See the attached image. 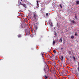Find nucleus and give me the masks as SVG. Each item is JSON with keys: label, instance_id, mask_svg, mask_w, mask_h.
Listing matches in <instances>:
<instances>
[{"label": "nucleus", "instance_id": "1", "mask_svg": "<svg viewBox=\"0 0 79 79\" xmlns=\"http://www.w3.org/2000/svg\"><path fill=\"white\" fill-rule=\"evenodd\" d=\"M47 66H46L44 68V71L45 72V74H47L48 72L49 71H50V69H49V67H48V65H46Z\"/></svg>", "mask_w": 79, "mask_h": 79}, {"label": "nucleus", "instance_id": "2", "mask_svg": "<svg viewBox=\"0 0 79 79\" xmlns=\"http://www.w3.org/2000/svg\"><path fill=\"white\" fill-rule=\"evenodd\" d=\"M25 32L27 34V35H29L30 34V29L29 28H27L26 30H25Z\"/></svg>", "mask_w": 79, "mask_h": 79}, {"label": "nucleus", "instance_id": "3", "mask_svg": "<svg viewBox=\"0 0 79 79\" xmlns=\"http://www.w3.org/2000/svg\"><path fill=\"white\" fill-rule=\"evenodd\" d=\"M62 64L64 67H66V63H65V61H64L62 62Z\"/></svg>", "mask_w": 79, "mask_h": 79}, {"label": "nucleus", "instance_id": "4", "mask_svg": "<svg viewBox=\"0 0 79 79\" xmlns=\"http://www.w3.org/2000/svg\"><path fill=\"white\" fill-rule=\"evenodd\" d=\"M37 25H34V26H33V29H35L36 30L37 29Z\"/></svg>", "mask_w": 79, "mask_h": 79}, {"label": "nucleus", "instance_id": "5", "mask_svg": "<svg viewBox=\"0 0 79 79\" xmlns=\"http://www.w3.org/2000/svg\"><path fill=\"white\" fill-rule=\"evenodd\" d=\"M33 17L35 18V19H36V18H37V14H35L33 16Z\"/></svg>", "mask_w": 79, "mask_h": 79}, {"label": "nucleus", "instance_id": "6", "mask_svg": "<svg viewBox=\"0 0 79 79\" xmlns=\"http://www.w3.org/2000/svg\"><path fill=\"white\" fill-rule=\"evenodd\" d=\"M58 63H59V64H60V66H62V64L61 63V62L60 61H58Z\"/></svg>", "mask_w": 79, "mask_h": 79}, {"label": "nucleus", "instance_id": "7", "mask_svg": "<svg viewBox=\"0 0 79 79\" xmlns=\"http://www.w3.org/2000/svg\"><path fill=\"white\" fill-rule=\"evenodd\" d=\"M17 36L19 38L20 37H22V35H21V34H19Z\"/></svg>", "mask_w": 79, "mask_h": 79}, {"label": "nucleus", "instance_id": "8", "mask_svg": "<svg viewBox=\"0 0 79 79\" xmlns=\"http://www.w3.org/2000/svg\"><path fill=\"white\" fill-rule=\"evenodd\" d=\"M52 66H54V65H55L56 66V63H55V62H52Z\"/></svg>", "mask_w": 79, "mask_h": 79}, {"label": "nucleus", "instance_id": "9", "mask_svg": "<svg viewBox=\"0 0 79 79\" xmlns=\"http://www.w3.org/2000/svg\"><path fill=\"white\" fill-rule=\"evenodd\" d=\"M20 4L21 5H23V6L24 7H26V5H25V4H24L23 3L20 2Z\"/></svg>", "mask_w": 79, "mask_h": 79}, {"label": "nucleus", "instance_id": "10", "mask_svg": "<svg viewBox=\"0 0 79 79\" xmlns=\"http://www.w3.org/2000/svg\"><path fill=\"white\" fill-rule=\"evenodd\" d=\"M54 37H56V38H58V36H57V34L56 33H55L54 34Z\"/></svg>", "mask_w": 79, "mask_h": 79}, {"label": "nucleus", "instance_id": "11", "mask_svg": "<svg viewBox=\"0 0 79 79\" xmlns=\"http://www.w3.org/2000/svg\"><path fill=\"white\" fill-rule=\"evenodd\" d=\"M36 2H37V5L38 6H39V4L38 3V0H36Z\"/></svg>", "mask_w": 79, "mask_h": 79}, {"label": "nucleus", "instance_id": "12", "mask_svg": "<svg viewBox=\"0 0 79 79\" xmlns=\"http://www.w3.org/2000/svg\"><path fill=\"white\" fill-rule=\"evenodd\" d=\"M61 58H60L61 61H63V56H61Z\"/></svg>", "mask_w": 79, "mask_h": 79}, {"label": "nucleus", "instance_id": "13", "mask_svg": "<svg viewBox=\"0 0 79 79\" xmlns=\"http://www.w3.org/2000/svg\"><path fill=\"white\" fill-rule=\"evenodd\" d=\"M47 56L48 58H51L50 55H49V54H48V55H47Z\"/></svg>", "mask_w": 79, "mask_h": 79}, {"label": "nucleus", "instance_id": "14", "mask_svg": "<svg viewBox=\"0 0 79 79\" xmlns=\"http://www.w3.org/2000/svg\"><path fill=\"white\" fill-rule=\"evenodd\" d=\"M72 23H74V24L76 23V21H75L74 20H72L71 21Z\"/></svg>", "mask_w": 79, "mask_h": 79}, {"label": "nucleus", "instance_id": "15", "mask_svg": "<svg viewBox=\"0 0 79 79\" xmlns=\"http://www.w3.org/2000/svg\"><path fill=\"white\" fill-rule=\"evenodd\" d=\"M78 68H77V69H78V72H79V62H78Z\"/></svg>", "mask_w": 79, "mask_h": 79}, {"label": "nucleus", "instance_id": "16", "mask_svg": "<svg viewBox=\"0 0 79 79\" xmlns=\"http://www.w3.org/2000/svg\"><path fill=\"white\" fill-rule=\"evenodd\" d=\"M56 43V42L55 41V40H53V44L54 45H55V44Z\"/></svg>", "mask_w": 79, "mask_h": 79}, {"label": "nucleus", "instance_id": "17", "mask_svg": "<svg viewBox=\"0 0 79 79\" xmlns=\"http://www.w3.org/2000/svg\"><path fill=\"white\" fill-rule=\"evenodd\" d=\"M44 77H45V79H48V77H47L46 75L44 76Z\"/></svg>", "mask_w": 79, "mask_h": 79}, {"label": "nucleus", "instance_id": "18", "mask_svg": "<svg viewBox=\"0 0 79 79\" xmlns=\"http://www.w3.org/2000/svg\"><path fill=\"white\" fill-rule=\"evenodd\" d=\"M60 5V6L61 8H63V6H62L61 5V4H59Z\"/></svg>", "mask_w": 79, "mask_h": 79}, {"label": "nucleus", "instance_id": "19", "mask_svg": "<svg viewBox=\"0 0 79 79\" xmlns=\"http://www.w3.org/2000/svg\"><path fill=\"white\" fill-rule=\"evenodd\" d=\"M76 3L77 5H78V4H79V1H77Z\"/></svg>", "mask_w": 79, "mask_h": 79}, {"label": "nucleus", "instance_id": "20", "mask_svg": "<svg viewBox=\"0 0 79 79\" xmlns=\"http://www.w3.org/2000/svg\"><path fill=\"white\" fill-rule=\"evenodd\" d=\"M42 57H43V59L44 60H45V59L44 58V55H43V54H42Z\"/></svg>", "mask_w": 79, "mask_h": 79}, {"label": "nucleus", "instance_id": "21", "mask_svg": "<svg viewBox=\"0 0 79 79\" xmlns=\"http://www.w3.org/2000/svg\"><path fill=\"white\" fill-rule=\"evenodd\" d=\"M53 52H54V53H56V50H54L53 51Z\"/></svg>", "mask_w": 79, "mask_h": 79}, {"label": "nucleus", "instance_id": "22", "mask_svg": "<svg viewBox=\"0 0 79 79\" xmlns=\"http://www.w3.org/2000/svg\"><path fill=\"white\" fill-rule=\"evenodd\" d=\"M73 58L74 60H76V58L74 56H73Z\"/></svg>", "mask_w": 79, "mask_h": 79}, {"label": "nucleus", "instance_id": "23", "mask_svg": "<svg viewBox=\"0 0 79 79\" xmlns=\"http://www.w3.org/2000/svg\"><path fill=\"white\" fill-rule=\"evenodd\" d=\"M74 36H71V39H74Z\"/></svg>", "mask_w": 79, "mask_h": 79}, {"label": "nucleus", "instance_id": "24", "mask_svg": "<svg viewBox=\"0 0 79 79\" xmlns=\"http://www.w3.org/2000/svg\"><path fill=\"white\" fill-rule=\"evenodd\" d=\"M52 58H55V56L53 55H52Z\"/></svg>", "mask_w": 79, "mask_h": 79}, {"label": "nucleus", "instance_id": "25", "mask_svg": "<svg viewBox=\"0 0 79 79\" xmlns=\"http://www.w3.org/2000/svg\"><path fill=\"white\" fill-rule=\"evenodd\" d=\"M77 34L76 32L75 33V36H77Z\"/></svg>", "mask_w": 79, "mask_h": 79}, {"label": "nucleus", "instance_id": "26", "mask_svg": "<svg viewBox=\"0 0 79 79\" xmlns=\"http://www.w3.org/2000/svg\"><path fill=\"white\" fill-rule=\"evenodd\" d=\"M49 63H50V64H52L53 62H52V61H50Z\"/></svg>", "mask_w": 79, "mask_h": 79}, {"label": "nucleus", "instance_id": "27", "mask_svg": "<svg viewBox=\"0 0 79 79\" xmlns=\"http://www.w3.org/2000/svg\"><path fill=\"white\" fill-rule=\"evenodd\" d=\"M57 24L58 27V28L60 27V26H59V25H58V23H57Z\"/></svg>", "mask_w": 79, "mask_h": 79}, {"label": "nucleus", "instance_id": "28", "mask_svg": "<svg viewBox=\"0 0 79 79\" xmlns=\"http://www.w3.org/2000/svg\"><path fill=\"white\" fill-rule=\"evenodd\" d=\"M46 16H48V13H47L46 14Z\"/></svg>", "mask_w": 79, "mask_h": 79}, {"label": "nucleus", "instance_id": "29", "mask_svg": "<svg viewBox=\"0 0 79 79\" xmlns=\"http://www.w3.org/2000/svg\"><path fill=\"white\" fill-rule=\"evenodd\" d=\"M76 16H77L76 15H75V18H76V19H77V18L76 17Z\"/></svg>", "mask_w": 79, "mask_h": 79}, {"label": "nucleus", "instance_id": "30", "mask_svg": "<svg viewBox=\"0 0 79 79\" xmlns=\"http://www.w3.org/2000/svg\"><path fill=\"white\" fill-rule=\"evenodd\" d=\"M50 26H52V23H51V24H50Z\"/></svg>", "mask_w": 79, "mask_h": 79}, {"label": "nucleus", "instance_id": "31", "mask_svg": "<svg viewBox=\"0 0 79 79\" xmlns=\"http://www.w3.org/2000/svg\"><path fill=\"white\" fill-rule=\"evenodd\" d=\"M24 26V27H24V28H26V25H25Z\"/></svg>", "mask_w": 79, "mask_h": 79}, {"label": "nucleus", "instance_id": "32", "mask_svg": "<svg viewBox=\"0 0 79 79\" xmlns=\"http://www.w3.org/2000/svg\"><path fill=\"white\" fill-rule=\"evenodd\" d=\"M61 76H63V74H61Z\"/></svg>", "mask_w": 79, "mask_h": 79}, {"label": "nucleus", "instance_id": "33", "mask_svg": "<svg viewBox=\"0 0 79 79\" xmlns=\"http://www.w3.org/2000/svg\"><path fill=\"white\" fill-rule=\"evenodd\" d=\"M60 40L61 41V42H62V39H60Z\"/></svg>", "mask_w": 79, "mask_h": 79}, {"label": "nucleus", "instance_id": "34", "mask_svg": "<svg viewBox=\"0 0 79 79\" xmlns=\"http://www.w3.org/2000/svg\"><path fill=\"white\" fill-rule=\"evenodd\" d=\"M61 49L62 50H63V48H61Z\"/></svg>", "mask_w": 79, "mask_h": 79}, {"label": "nucleus", "instance_id": "35", "mask_svg": "<svg viewBox=\"0 0 79 79\" xmlns=\"http://www.w3.org/2000/svg\"><path fill=\"white\" fill-rule=\"evenodd\" d=\"M31 32H33V30H31Z\"/></svg>", "mask_w": 79, "mask_h": 79}, {"label": "nucleus", "instance_id": "36", "mask_svg": "<svg viewBox=\"0 0 79 79\" xmlns=\"http://www.w3.org/2000/svg\"><path fill=\"white\" fill-rule=\"evenodd\" d=\"M20 5H19V6H20Z\"/></svg>", "mask_w": 79, "mask_h": 79}, {"label": "nucleus", "instance_id": "37", "mask_svg": "<svg viewBox=\"0 0 79 79\" xmlns=\"http://www.w3.org/2000/svg\"><path fill=\"white\" fill-rule=\"evenodd\" d=\"M23 27H24V26Z\"/></svg>", "mask_w": 79, "mask_h": 79}, {"label": "nucleus", "instance_id": "38", "mask_svg": "<svg viewBox=\"0 0 79 79\" xmlns=\"http://www.w3.org/2000/svg\"><path fill=\"white\" fill-rule=\"evenodd\" d=\"M21 0V1H22V0Z\"/></svg>", "mask_w": 79, "mask_h": 79}]
</instances>
